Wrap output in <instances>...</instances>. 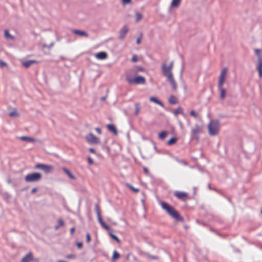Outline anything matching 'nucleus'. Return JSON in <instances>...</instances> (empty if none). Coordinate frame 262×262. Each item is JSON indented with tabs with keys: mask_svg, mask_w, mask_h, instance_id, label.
<instances>
[{
	"mask_svg": "<svg viewBox=\"0 0 262 262\" xmlns=\"http://www.w3.org/2000/svg\"><path fill=\"white\" fill-rule=\"evenodd\" d=\"M125 80L131 85L143 84L145 83V78L142 76H137V70L134 69H129L125 73Z\"/></svg>",
	"mask_w": 262,
	"mask_h": 262,
	"instance_id": "obj_1",
	"label": "nucleus"
},
{
	"mask_svg": "<svg viewBox=\"0 0 262 262\" xmlns=\"http://www.w3.org/2000/svg\"><path fill=\"white\" fill-rule=\"evenodd\" d=\"M209 134L214 136L218 134L220 130V124L217 120H211L208 125Z\"/></svg>",
	"mask_w": 262,
	"mask_h": 262,
	"instance_id": "obj_2",
	"label": "nucleus"
},
{
	"mask_svg": "<svg viewBox=\"0 0 262 262\" xmlns=\"http://www.w3.org/2000/svg\"><path fill=\"white\" fill-rule=\"evenodd\" d=\"M41 178L40 173L34 172L27 174L25 177V180L27 182H34L40 180Z\"/></svg>",
	"mask_w": 262,
	"mask_h": 262,
	"instance_id": "obj_3",
	"label": "nucleus"
},
{
	"mask_svg": "<svg viewBox=\"0 0 262 262\" xmlns=\"http://www.w3.org/2000/svg\"><path fill=\"white\" fill-rule=\"evenodd\" d=\"M255 53L258 58V65L257 66V70L258 72V75L260 78L262 77V54L261 50L260 49H255Z\"/></svg>",
	"mask_w": 262,
	"mask_h": 262,
	"instance_id": "obj_4",
	"label": "nucleus"
},
{
	"mask_svg": "<svg viewBox=\"0 0 262 262\" xmlns=\"http://www.w3.org/2000/svg\"><path fill=\"white\" fill-rule=\"evenodd\" d=\"M173 195L176 196L178 199L182 201H186L187 200L190 199L189 196V194L187 192L180 191H175L173 192Z\"/></svg>",
	"mask_w": 262,
	"mask_h": 262,
	"instance_id": "obj_5",
	"label": "nucleus"
},
{
	"mask_svg": "<svg viewBox=\"0 0 262 262\" xmlns=\"http://www.w3.org/2000/svg\"><path fill=\"white\" fill-rule=\"evenodd\" d=\"M36 169L42 170L45 173H48L51 172L53 169V167L51 165H46L43 164L38 163L35 165Z\"/></svg>",
	"mask_w": 262,
	"mask_h": 262,
	"instance_id": "obj_6",
	"label": "nucleus"
},
{
	"mask_svg": "<svg viewBox=\"0 0 262 262\" xmlns=\"http://www.w3.org/2000/svg\"><path fill=\"white\" fill-rule=\"evenodd\" d=\"M227 72V68H224L222 69V70L220 73L219 78V82H218V85H217L218 86L221 87V86L223 85V84L225 82V79H226Z\"/></svg>",
	"mask_w": 262,
	"mask_h": 262,
	"instance_id": "obj_7",
	"label": "nucleus"
},
{
	"mask_svg": "<svg viewBox=\"0 0 262 262\" xmlns=\"http://www.w3.org/2000/svg\"><path fill=\"white\" fill-rule=\"evenodd\" d=\"M202 127L199 125H196L193 128L191 129L192 138L198 139L199 135L202 132Z\"/></svg>",
	"mask_w": 262,
	"mask_h": 262,
	"instance_id": "obj_8",
	"label": "nucleus"
},
{
	"mask_svg": "<svg viewBox=\"0 0 262 262\" xmlns=\"http://www.w3.org/2000/svg\"><path fill=\"white\" fill-rule=\"evenodd\" d=\"M85 138L86 141L90 143L98 144L100 143L99 138L95 136L92 133H90L87 135Z\"/></svg>",
	"mask_w": 262,
	"mask_h": 262,
	"instance_id": "obj_9",
	"label": "nucleus"
},
{
	"mask_svg": "<svg viewBox=\"0 0 262 262\" xmlns=\"http://www.w3.org/2000/svg\"><path fill=\"white\" fill-rule=\"evenodd\" d=\"M161 206L163 209H164L168 213H178L175 211L174 208L168 204L167 203L164 202H162L161 203Z\"/></svg>",
	"mask_w": 262,
	"mask_h": 262,
	"instance_id": "obj_10",
	"label": "nucleus"
},
{
	"mask_svg": "<svg viewBox=\"0 0 262 262\" xmlns=\"http://www.w3.org/2000/svg\"><path fill=\"white\" fill-rule=\"evenodd\" d=\"M171 69L169 68V67L166 66L165 64H163L162 67V71L165 76L167 78L169 77V76H172V74L171 72Z\"/></svg>",
	"mask_w": 262,
	"mask_h": 262,
	"instance_id": "obj_11",
	"label": "nucleus"
},
{
	"mask_svg": "<svg viewBox=\"0 0 262 262\" xmlns=\"http://www.w3.org/2000/svg\"><path fill=\"white\" fill-rule=\"evenodd\" d=\"M128 31V29L127 26H123L120 31V36L119 38L121 39H123L125 38L127 33Z\"/></svg>",
	"mask_w": 262,
	"mask_h": 262,
	"instance_id": "obj_12",
	"label": "nucleus"
},
{
	"mask_svg": "<svg viewBox=\"0 0 262 262\" xmlns=\"http://www.w3.org/2000/svg\"><path fill=\"white\" fill-rule=\"evenodd\" d=\"M33 260V256L31 252H29L24 256L21 260V262H30Z\"/></svg>",
	"mask_w": 262,
	"mask_h": 262,
	"instance_id": "obj_13",
	"label": "nucleus"
},
{
	"mask_svg": "<svg viewBox=\"0 0 262 262\" xmlns=\"http://www.w3.org/2000/svg\"><path fill=\"white\" fill-rule=\"evenodd\" d=\"M107 57V54L106 52H100L95 54V57L98 59H104Z\"/></svg>",
	"mask_w": 262,
	"mask_h": 262,
	"instance_id": "obj_14",
	"label": "nucleus"
},
{
	"mask_svg": "<svg viewBox=\"0 0 262 262\" xmlns=\"http://www.w3.org/2000/svg\"><path fill=\"white\" fill-rule=\"evenodd\" d=\"M98 221H99V223H100L101 225L102 226V227L103 228H104L105 229H106V230H110L109 226L103 221V220L101 218V216L100 215V214H98Z\"/></svg>",
	"mask_w": 262,
	"mask_h": 262,
	"instance_id": "obj_15",
	"label": "nucleus"
},
{
	"mask_svg": "<svg viewBox=\"0 0 262 262\" xmlns=\"http://www.w3.org/2000/svg\"><path fill=\"white\" fill-rule=\"evenodd\" d=\"M106 128L109 131L112 132L115 135H117V130L115 125H114L113 124H107L106 125Z\"/></svg>",
	"mask_w": 262,
	"mask_h": 262,
	"instance_id": "obj_16",
	"label": "nucleus"
},
{
	"mask_svg": "<svg viewBox=\"0 0 262 262\" xmlns=\"http://www.w3.org/2000/svg\"><path fill=\"white\" fill-rule=\"evenodd\" d=\"M168 80L170 82L171 85L172 86L173 90H176L177 88V83L174 81V79L172 76H169V77L167 78Z\"/></svg>",
	"mask_w": 262,
	"mask_h": 262,
	"instance_id": "obj_17",
	"label": "nucleus"
},
{
	"mask_svg": "<svg viewBox=\"0 0 262 262\" xmlns=\"http://www.w3.org/2000/svg\"><path fill=\"white\" fill-rule=\"evenodd\" d=\"M217 87L220 92V97H221V99H224L226 97V91L225 89H224L223 88V86H221L220 87L217 85Z\"/></svg>",
	"mask_w": 262,
	"mask_h": 262,
	"instance_id": "obj_18",
	"label": "nucleus"
},
{
	"mask_svg": "<svg viewBox=\"0 0 262 262\" xmlns=\"http://www.w3.org/2000/svg\"><path fill=\"white\" fill-rule=\"evenodd\" d=\"M172 218L177 221L183 222V218L181 216L180 214H170Z\"/></svg>",
	"mask_w": 262,
	"mask_h": 262,
	"instance_id": "obj_19",
	"label": "nucleus"
},
{
	"mask_svg": "<svg viewBox=\"0 0 262 262\" xmlns=\"http://www.w3.org/2000/svg\"><path fill=\"white\" fill-rule=\"evenodd\" d=\"M73 32L76 35H78L80 36H85L86 37H88V34L83 31L74 30L73 31Z\"/></svg>",
	"mask_w": 262,
	"mask_h": 262,
	"instance_id": "obj_20",
	"label": "nucleus"
},
{
	"mask_svg": "<svg viewBox=\"0 0 262 262\" xmlns=\"http://www.w3.org/2000/svg\"><path fill=\"white\" fill-rule=\"evenodd\" d=\"M38 62L36 60H29V61H25V62H23V65L24 66H25L26 68H28L32 64L37 63Z\"/></svg>",
	"mask_w": 262,
	"mask_h": 262,
	"instance_id": "obj_21",
	"label": "nucleus"
},
{
	"mask_svg": "<svg viewBox=\"0 0 262 262\" xmlns=\"http://www.w3.org/2000/svg\"><path fill=\"white\" fill-rule=\"evenodd\" d=\"M149 100L151 102H153L160 105L162 107L164 106L163 104L160 101L158 100L157 98H156V97H150L149 98Z\"/></svg>",
	"mask_w": 262,
	"mask_h": 262,
	"instance_id": "obj_22",
	"label": "nucleus"
},
{
	"mask_svg": "<svg viewBox=\"0 0 262 262\" xmlns=\"http://www.w3.org/2000/svg\"><path fill=\"white\" fill-rule=\"evenodd\" d=\"M181 2V0H172L170 4V7L172 8H177L179 6Z\"/></svg>",
	"mask_w": 262,
	"mask_h": 262,
	"instance_id": "obj_23",
	"label": "nucleus"
},
{
	"mask_svg": "<svg viewBox=\"0 0 262 262\" xmlns=\"http://www.w3.org/2000/svg\"><path fill=\"white\" fill-rule=\"evenodd\" d=\"M62 170L72 179L75 180L76 177L72 174L71 172L66 168H63Z\"/></svg>",
	"mask_w": 262,
	"mask_h": 262,
	"instance_id": "obj_24",
	"label": "nucleus"
},
{
	"mask_svg": "<svg viewBox=\"0 0 262 262\" xmlns=\"http://www.w3.org/2000/svg\"><path fill=\"white\" fill-rule=\"evenodd\" d=\"M183 113V110L181 107H179L173 111V113L175 116H177L178 114H182Z\"/></svg>",
	"mask_w": 262,
	"mask_h": 262,
	"instance_id": "obj_25",
	"label": "nucleus"
},
{
	"mask_svg": "<svg viewBox=\"0 0 262 262\" xmlns=\"http://www.w3.org/2000/svg\"><path fill=\"white\" fill-rule=\"evenodd\" d=\"M168 101L170 103L174 104L177 103V99L175 96L171 95L169 97Z\"/></svg>",
	"mask_w": 262,
	"mask_h": 262,
	"instance_id": "obj_26",
	"label": "nucleus"
},
{
	"mask_svg": "<svg viewBox=\"0 0 262 262\" xmlns=\"http://www.w3.org/2000/svg\"><path fill=\"white\" fill-rule=\"evenodd\" d=\"M125 185L135 193H138L139 191V189L134 187L129 183H126Z\"/></svg>",
	"mask_w": 262,
	"mask_h": 262,
	"instance_id": "obj_27",
	"label": "nucleus"
},
{
	"mask_svg": "<svg viewBox=\"0 0 262 262\" xmlns=\"http://www.w3.org/2000/svg\"><path fill=\"white\" fill-rule=\"evenodd\" d=\"M167 135V132L166 131H162L159 134V138L161 139H164Z\"/></svg>",
	"mask_w": 262,
	"mask_h": 262,
	"instance_id": "obj_28",
	"label": "nucleus"
},
{
	"mask_svg": "<svg viewBox=\"0 0 262 262\" xmlns=\"http://www.w3.org/2000/svg\"><path fill=\"white\" fill-rule=\"evenodd\" d=\"M20 139L22 140H25V141H28V142H34L35 141V139L34 138H31V137H26V136L21 137Z\"/></svg>",
	"mask_w": 262,
	"mask_h": 262,
	"instance_id": "obj_29",
	"label": "nucleus"
},
{
	"mask_svg": "<svg viewBox=\"0 0 262 262\" xmlns=\"http://www.w3.org/2000/svg\"><path fill=\"white\" fill-rule=\"evenodd\" d=\"M9 116L11 117H18L19 116V114L17 112L15 109H13V110L9 113Z\"/></svg>",
	"mask_w": 262,
	"mask_h": 262,
	"instance_id": "obj_30",
	"label": "nucleus"
},
{
	"mask_svg": "<svg viewBox=\"0 0 262 262\" xmlns=\"http://www.w3.org/2000/svg\"><path fill=\"white\" fill-rule=\"evenodd\" d=\"M5 36L7 39L11 40L13 39V36L9 34V31L7 30H5Z\"/></svg>",
	"mask_w": 262,
	"mask_h": 262,
	"instance_id": "obj_31",
	"label": "nucleus"
},
{
	"mask_svg": "<svg viewBox=\"0 0 262 262\" xmlns=\"http://www.w3.org/2000/svg\"><path fill=\"white\" fill-rule=\"evenodd\" d=\"M58 225L55 227L56 230H57L60 227L64 225V222L61 219L58 220Z\"/></svg>",
	"mask_w": 262,
	"mask_h": 262,
	"instance_id": "obj_32",
	"label": "nucleus"
},
{
	"mask_svg": "<svg viewBox=\"0 0 262 262\" xmlns=\"http://www.w3.org/2000/svg\"><path fill=\"white\" fill-rule=\"evenodd\" d=\"M120 254L116 251H114L113 252V254L112 256L113 260L117 259L120 257Z\"/></svg>",
	"mask_w": 262,
	"mask_h": 262,
	"instance_id": "obj_33",
	"label": "nucleus"
},
{
	"mask_svg": "<svg viewBox=\"0 0 262 262\" xmlns=\"http://www.w3.org/2000/svg\"><path fill=\"white\" fill-rule=\"evenodd\" d=\"M135 115H137L139 114L140 110V106L139 103H137L135 104Z\"/></svg>",
	"mask_w": 262,
	"mask_h": 262,
	"instance_id": "obj_34",
	"label": "nucleus"
},
{
	"mask_svg": "<svg viewBox=\"0 0 262 262\" xmlns=\"http://www.w3.org/2000/svg\"><path fill=\"white\" fill-rule=\"evenodd\" d=\"M177 140L176 138H171L168 141L167 144L168 145H172L173 144H174L177 142Z\"/></svg>",
	"mask_w": 262,
	"mask_h": 262,
	"instance_id": "obj_35",
	"label": "nucleus"
},
{
	"mask_svg": "<svg viewBox=\"0 0 262 262\" xmlns=\"http://www.w3.org/2000/svg\"><path fill=\"white\" fill-rule=\"evenodd\" d=\"M190 115L194 118H197L199 116L198 113L194 110H191L190 112Z\"/></svg>",
	"mask_w": 262,
	"mask_h": 262,
	"instance_id": "obj_36",
	"label": "nucleus"
},
{
	"mask_svg": "<svg viewBox=\"0 0 262 262\" xmlns=\"http://www.w3.org/2000/svg\"><path fill=\"white\" fill-rule=\"evenodd\" d=\"M136 21H138L142 18V15L140 13L137 12L136 13Z\"/></svg>",
	"mask_w": 262,
	"mask_h": 262,
	"instance_id": "obj_37",
	"label": "nucleus"
},
{
	"mask_svg": "<svg viewBox=\"0 0 262 262\" xmlns=\"http://www.w3.org/2000/svg\"><path fill=\"white\" fill-rule=\"evenodd\" d=\"M110 236L113 238V239H114L116 241H117L118 243H119L120 242V240L114 234H113V233H110Z\"/></svg>",
	"mask_w": 262,
	"mask_h": 262,
	"instance_id": "obj_38",
	"label": "nucleus"
},
{
	"mask_svg": "<svg viewBox=\"0 0 262 262\" xmlns=\"http://www.w3.org/2000/svg\"><path fill=\"white\" fill-rule=\"evenodd\" d=\"M76 257V256L74 254H69L66 256V258L67 259H74Z\"/></svg>",
	"mask_w": 262,
	"mask_h": 262,
	"instance_id": "obj_39",
	"label": "nucleus"
},
{
	"mask_svg": "<svg viewBox=\"0 0 262 262\" xmlns=\"http://www.w3.org/2000/svg\"><path fill=\"white\" fill-rule=\"evenodd\" d=\"M123 5L129 4L131 3L132 0H121Z\"/></svg>",
	"mask_w": 262,
	"mask_h": 262,
	"instance_id": "obj_40",
	"label": "nucleus"
},
{
	"mask_svg": "<svg viewBox=\"0 0 262 262\" xmlns=\"http://www.w3.org/2000/svg\"><path fill=\"white\" fill-rule=\"evenodd\" d=\"M86 238L87 243H90L91 240V238L90 233L86 234Z\"/></svg>",
	"mask_w": 262,
	"mask_h": 262,
	"instance_id": "obj_41",
	"label": "nucleus"
},
{
	"mask_svg": "<svg viewBox=\"0 0 262 262\" xmlns=\"http://www.w3.org/2000/svg\"><path fill=\"white\" fill-rule=\"evenodd\" d=\"M95 211L96 212V213H99L100 212V209H99L98 205L96 204L95 205Z\"/></svg>",
	"mask_w": 262,
	"mask_h": 262,
	"instance_id": "obj_42",
	"label": "nucleus"
},
{
	"mask_svg": "<svg viewBox=\"0 0 262 262\" xmlns=\"http://www.w3.org/2000/svg\"><path fill=\"white\" fill-rule=\"evenodd\" d=\"M138 60V59L136 55H134L132 58V61L134 62H137Z\"/></svg>",
	"mask_w": 262,
	"mask_h": 262,
	"instance_id": "obj_43",
	"label": "nucleus"
},
{
	"mask_svg": "<svg viewBox=\"0 0 262 262\" xmlns=\"http://www.w3.org/2000/svg\"><path fill=\"white\" fill-rule=\"evenodd\" d=\"M88 161L89 164H90V165L93 164V163H94L93 160L90 157H89L88 158Z\"/></svg>",
	"mask_w": 262,
	"mask_h": 262,
	"instance_id": "obj_44",
	"label": "nucleus"
},
{
	"mask_svg": "<svg viewBox=\"0 0 262 262\" xmlns=\"http://www.w3.org/2000/svg\"><path fill=\"white\" fill-rule=\"evenodd\" d=\"M7 66V63L4 61L0 60V68H3Z\"/></svg>",
	"mask_w": 262,
	"mask_h": 262,
	"instance_id": "obj_45",
	"label": "nucleus"
},
{
	"mask_svg": "<svg viewBox=\"0 0 262 262\" xmlns=\"http://www.w3.org/2000/svg\"><path fill=\"white\" fill-rule=\"evenodd\" d=\"M82 243L81 242H78L77 243V246L78 248L80 249L82 247Z\"/></svg>",
	"mask_w": 262,
	"mask_h": 262,
	"instance_id": "obj_46",
	"label": "nucleus"
},
{
	"mask_svg": "<svg viewBox=\"0 0 262 262\" xmlns=\"http://www.w3.org/2000/svg\"><path fill=\"white\" fill-rule=\"evenodd\" d=\"M135 69L137 70V72L138 71H142L143 70V69L140 67H137Z\"/></svg>",
	"mask_w": 262,
	"mask_h": 262,
	"instance_id": "obj_47",
	"label": "nucleus"
},
{
	"mask_svg": "<svg viewBox=\"0 0 262 262\" xmlns=\"http://www.w3.org/2000/svg\"><path fill=\"white\" fill-rule=\"evenodd\" d=\"M95 130L99 134H101V129L98 128V127H96L95 128Z\"/></svg>",
	"mask_w": 262,
	"mask_h": 262,
	"instance_id": "obj_48",
	"label": "nucleus"
},
{
	"mask_svg": "<svg viewBox=\"0 0 262 262\" xmlns=\"http://www.w3.org/2000/svg\"><path fill=\"white\" fill-rule=\"evenodd\" d=\"M143 170H144V171L145 173L146 174H148L149 173V171L148 170V169L146 168V167H144L143 168Z\"/></svg>",
	"mask_w": 262,
	"mask_h": 262,
	"instance_id": "obj_49",
	"label": "nucleus"
},
{
	"mask_svg": "<svg viewBox=\"0 0 262 262\" xmlns=\"http://www.w3.org/2000/svg\"><path fill=\"white\" fill-rule=\"evenodd\" d=\"M89 151L91 152V153H93V154H95V149L93 148H89Z\"/></svg>",
	"mask_w": 262,
	"mask_h": 262,
	"instance_id": "obj_50",
	"label": "nucleus"
},
{
	"mask_svg": "<svg viewBox=\"0 0 262 262\" xmlns=\"http://www.w3.org/2000/svg\"><path fill=\"white\" fill-rule=\"evenodd\" d=\"M173 61H171L168 67H169L170 69H171L172 70V69L173 68Z\"/></svg>",
	"mask_w": 262,
	"mask_h": 262,
	"instance_id": "obj_51",
	"label": "nucleus"
},
{
	"mask_svg": "<svg viewBox=\"0 0 262 262\" xmlns=\"http://www.w3.org/2000/svg\"><path fill=\"white\" fill-rule=\"evenodd\" d=\"M75 231V228L74 227H73L72 228H71L70 229V232L72 234Z\"/></svg>",
	"mask_w": 262,
	"mask_h": 262,
	"instance_id": "obj_52",
	"label": "nucleus"
},
{
	"mask_svg": "<svg viewBox=\"0 0 262 262\" xmlns=\"http://www.w3.org/2000/svg\"><path fill=\"white\" fill-rule=\"evenodd\" d=\"M150 258L152 259H158V257L157 256H151L150 257Z\"/></svg>",
	"mask_w": 262,
	"mask_h": 262,
	"instance_id": "obj_53",
	"label": "nucleus"
},
{
	"mask_svg": "<svg viewBox=\"0 0 262 262\" xmlns=\"http://www.w3.org/2000/svg\"><path fill=\"white\" fill-rule=\"evenodd\" d=\"M141 39L140 38H138L137 39V43L139 44L140 43Z\"/></svg>",
	"mask_w": 262,
	"mask_h": 262,
	"instance_id": "obj_54",
	"label": "nucleus"
},
{
	"mask_svg": "<svg viewBox=\"0 0 262 262\" xmlns=\"http://www.w3.org/2000/svg\"><path fill=\"white\" fill-rule=\"evenodd\" d=\"M36 189L35 188H34L32 189V193H34L35 192H36Z\"/></svg>",
	"mask_w": 262,
	"mask_h": 262,
	"instance_id": "obj_55",
	"label": "nucleus"
},
{
	"mask_svg": "<svg viewBox=\"0 0 262 262\" xmlns=\"http://www.w3.org/2000/svg\"><path fill=\"white\" fill-rule=\"evenodd\" d=\"M8 183H10V182H11V180H8Z\"/></svg>",
	"mask_w": 262,
	"mask_h": 262,
	"instance_id": "obj_56",
	"label": "nucleus"
},
{
	"mask_svg": "<svg viewBox=\"0 0 262 262\" xmlns=\"http://www.w3.org/2000/svg\"><path fill=\"white\" fill-rule=\"evenodd\" d=\"M260 213H262V208L260 209Z\"/></svg>",
	"mask_w": 262,
	"mask_h": 262,
	"instance_id": "obj_57",
	"label": "nucleus"
}]
</instances>
